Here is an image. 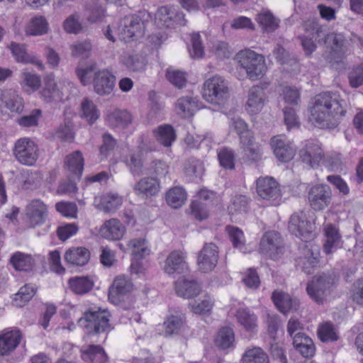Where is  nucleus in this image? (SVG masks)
<instances>
[{
    "label": "nucleus",
    "mask_w": 363,
    "mask_h": 363,
    "mask_svg": "<svg viewBox=\"0 0 363 363\" xmlns=\"http://www.w3.org/2000/svg\"><path fill=\"white\" fill-rule=\"evenodd\" d=\"M347 104L336 92L324 91L314 96L310 107V121L319 128L333 129L347 113Z\"/></svg>",
    "instance_id": "obj_1"
},
{
    "label": "nucleus",
    "mask_w": 363,
    "mask_h": 363,
    "mask_svg": "<svg viewBox=\"0 0 363 363\" xmlns=\"http://www.w3.org/2000/svg\"><path fill=\"white\" fill-rule=\"evenodd\" d=\"M337 277L334 271L322 272L315 275L308 283L306 291L311 298L322 304L331 294L337 281Z\"/></svg>",
    "instance_id": "obj_2"
},
{
    "label": "nucleus",
    "mask_w": 363,
    "mask_h": 363,
    "mask_svg": "<svg viewBox=\"0 0 363 363\" xmlns=\"http://www.w3.org/2000/svg\"><path fill=\"white\" fill-rule=\"evenodd\" d=\"M237 59L240 67L245 71L250 79L256 81L264 76L267 66L262 55L253 50H246L240 51L237 55Z\"/></svg>",
    "instance_id": "obj_3"
},
{
    "label": "nucleus",
    "mask_w": 363,
    "mask_h": 363,
    "mask_svg": "<svg viewBox=\"0 0 363 363\" xmlns=\"http://www.w3.org/2000/svg\"><path fill=\"white\" fill-rule=\"evenodd\" d=\"M110 313L107 310L91 308L85 312L79 320V323L84 328L88 335L106 333L110 330Z\"/></svg>",
    "instance_id": "obj_4"
},
{
    "label": "nucleus",
    "mask_w": 363,
    "mask_h": 363,
    "mask_svg": "<svg viewBox=\"0 0 363 363\" xmlns=\"http://www.w3.org/2000/svg\"><path fill=\"white\" fill-rule=\"evenodd\" d=\"M203 97L209 103L223 105L229 98L227 81L220 76L207 79L203 86Z\"/></svg>",
    "instance_id": "obj_5"
},
{
    "label": "nucleus",
    "mask_w": 363,
    "mask_h": 363,
    "mask_svg": "<svg viewBox=\"0 0 363 363\" xmlns=\"http://www.w3.org/2000/svg\"><path fill=\"white\" fill-rule=\"evenodd\" d=\"M143 12L139 15H130L123 18L118 26V35L125 42L134 40L143 35L145 33V20ZM143 13V16H145Z\"/></svg>",
    "instance_id": "obj_6"
},
{
    "label": "nucleus",
    "mask_w": 363,
    "mask_h": 363,
    "mask_svg": "<svg viewBox=\"0 0 363 363\" xmlns=\"http://www.w3.org/2000/svg\"><path fill=\"white\" fill-rule=\"evenodd\" d=\"M38 145L34 141L28 138L18 140L14 145L13 155L16 159L22 164L33 165L39 156Z\"/></svg>",
    "instance_id": "obj_7"
},
{
    "label": "nucleus",
    "mask_w": 363,
    "mask_h": 363,
    "mask_svg": "<svg viewBox=\"0 0 363 363\" xmlns=\"http://www.w3.org/2000/svg\"><path fill=\"white\" fill-rule=\"evenodd\" d=\"M259 250L272 259H278L284 252V241L280 233L274 230L265 233L260 240Z\"/></svg>",
    "instance_id": "obj_8"
},
{
    "label": "nucleus",
    "mask_w": 363,
    "mask_h": 363,
    "mask_svg": "<svg viewBox=\"0 0 363 363\" xmlns=\"http://www.w3.org/2000/svg\"><path fill=\"white\" fill-rule=\"evenodd\" d=\"M155 18L158 24L166 28L184 26L186 23L184 13L175 6L160 7L155 13Z\"/></svg>",
    "instance_id": "obj_9"
},
{
    "label": "nucleus",
    "mask_w": 363,
    "mask_h": 363,
    "mask_svg": "<svg viewBox=\"0 0 363 363\" xmlns=\"http://www.w3.org/2000/svg\"><path fill=\"white\" fill-rule=\"evenodd\" d=\"M308 199L311 207L315 211H323L331 203L332 191L327 184H316L308 191Z\"/></svg>",
    "instance_id": "obj_10"
},
{
    "label": "nucleus",
    "mask_w": 363,
    "mask_h": 363,
    "mask_svg": "<svg viewBox=\"0 0 363 363\" xmlns=\"http://www.w3.org/2000/svg\"><path fill=\"white\" fill-rule=\"evenodd\" d=\"M257 193L262 199L269 201L273 205H278L281 201V191L278 183L273 177H259L257 180Z\"/></svg>",
    "instance_id": "obj_11"
},
{
    "label": "nucleus",
    "mask_w": 363,
    "mask_h": 363,
    "mask_svg": "<svg viewBox=\"0 0 363 363\" xmlns=\"http://www.w3.org/2000/svg\"><path fill=\"white\" fill-rule=\"evenodd\" d=\"M289 230L302 240L308 239L313 231V225L303 211L294 213L289 218Z\"/></svg>",
    "instance_id": "obj_12"
},
{
    "label": "nucleus",
    "mask_w": 363,
    "mask_h": 363,
    "mask_svg": "<svg viewBox=\"0 0 363 363\" xmlns=\"http://www.w3.org/2000/svg\"><path fill=\"white\" fill-rule=\"evenodd\" d=\"M218 260V251L217 246L212 243L204 245L199 252L197 258L199 269L204 273L212 271L216 266Z\"/></svg>",
    "instance_id": "obj_13"
},
{
    "label": "nucleus",
    "mask_w": 363,
    "mask_h": 363,
    "mask_svg": "<svg viewBox=\"0 0 363 363\" xmlns=\"http://www.w3.org/2000/svg\"><path fill=\"white\" fill-rule=\"evenodd\" d=\"M299 155L302 162L312 168L318 167L324 159L320 143L314 140L306 142L304 147L300 150Z\"/></svg>",
    "instance_id": "obj_14"
},
{
    "label": "nucleus",
    "mask_w": 363,
    "mask_h": 363,
    "mask_svg": "<svg viewBox=\"0 0 363 363\" xmlns=\"http://www.w3.org/2000/svg\"><path fill=\"white\" fill-rule=\"evenodd\" d=\"M271 145L276 157L282 162L291 160L295 155V148L284 135H277L272 138Z\"/></svg>",
    "instance_id": "obj_15"
},
{
    "label": "nucleus",
    "mask_w": 363,
    "mask_h": 363,
    "mask_svg": "<svg viewBox=\"0 0 363 363\" xmlns=\"http://www.w3.org/2000/svg\"><path fill=\"white\" fill-rule=\"evenodd\" d=\"M116 77L108 70H100L94 74L93 79L95 92L100 96H108L115 87Z\"/></svg>",
    "instance_id": "obj_16"
},
{
    "label": "nucleus",
    "mask_w": 363,
    "mask_h": 363,
    "mask_svg": "<svg viewBox=\"0 0 363 363\" xmlns=\"http://www.w3.org/2000/svg\"><path fill=\"white\" fill-rule=\"evenodd\" d=\"M60 83H57L52 75L44 79V86L40 91L41 99L46 103L60 101L62 99L63 92Z\"/></svg>",
    "instance_id": "obj_17"
},
{
    "label": "nucleus",
    "mask_w": 363,
    "mask_h": 363,
    "mask_svg": "<svg viewBox=\"0 0 363 363\" xmlns=\"http://www.w3.org/2000/svg\"><path fill=\"white\" fill-rule=\"evenodd\" d=\"M267 96L263 87L255 85L252 86L247 94L246 110L251 114H257L263 108Z\"/></svg>",
    "instance_id": "obj_18"
},
{
    "label": "nucleus",
    "mask_w": 363,
    "mask_h": 363,
    "mask_svg": "<svg viewBox=\"0 0 363 363\" xmlns=\"http://www.w3.org/2000/svg\"><path fill=\"white\" fill-rule=\"evenodd\" d=\"M174 289L179 296L191 298L199 294L201 286L194 279L182 277L175 281Z\"/></svg>",
    "instance_id": "obj_19"
},
{
    "label": "nucleus",
    "mask_w": 363,
    "mask_h": 363,
    "mask_svg": "<svg viewBox=\"0 0 363 363\" xmlns=\"http://www.w3.org/2000/svg\"><path fill=\"white\" fill-rule=\"evenodd\" d=\"M47 207L39 199L33 200L27 206L26 216L31 227L42 224L47 217Z\"/></svg>",
    "instance_id": "obj_20"
},
{
    "label": "nucleus",
    "mask_w": 363,
    "mask_h": 363,
    "mask_svg": "<svg viewBox=\"0 0 363 363\" xmlns=\"http://www.w3.org/2000/svg\"><path fill=\"white\" fill-rule=\"evenodd\" d=\"M188 268L182 252L174 250L167 257L164 270L168 274H182Z\"/></svg>",
    "instance_id": "obj_21"
},
{
    "label": "nucleus",
    "mask_w": 363,
    "mask_h": 363,
    "mask_svg": "<svg viewBox=\"0 0 363 363\" xmlns=\"http://www.w3.org/2000/svg\"><path fill=\"white\" fill-rule=\"evenodd\" d=\"M272 299L278 310L286 314L291 311H296L299 306L298 301L281 291H274Z\"/></svg>",
    "instance_id": "obj_22"
},
{
    "label": "nucleus",
    "mask_w": 363,
    "mask_h": 363,
    "mask_svg": "<svg viewBox=\"0 0 363 363\" xmlns=\"http://www.w3.org/2000/svg\"><path fill=\"white\" fill-rule=\"evenodd\" d=\"M132 289L131 282L124 276L117 277L109 289L108 298L109 300L117 303L121 296L125 295Z\"/></svg>",
    "instance_id": "obj_23"
},
{
    "label": "nucleus",
    "mask_w": 363,
    "mask_h": 363,
    "mask_svg": "<svg viewBox=\"0 0 363 363\" xmlns=\"http://www.w3.org/2000/svg\"><path fill=\"white\" fill-rule=\"evenodd\" d=\"M106 121L111 128H125L132 123L133 116L126 110L115 109L106 115Z\"/></svg>",
    "instance_id": "obj_24"
},
{
    "label": "nucleus",
    "mask_w": 363,
    "mask_h": 363,
    "mask_svg": "<svg viewBox=\"0 0 363 363\" xmlns=\"http://www.w3.org/2000/svg\"><path fill=\"white\" fill-rule=\"evenodd\" d=\"M293 345L304 357H311L315 354V345L311 338L298 332L293 337Z\"/></svg>",
    "instance_id": "obj_25"
},
{
    "label": "nucleus",
    "mask_w": 363,
    "mask_h": 363,
    "mask_svg": "<svg viewBox=\"0 0 363 363\" xmlns=\"http://www.w3.org/2000/svg\"><path fill=\"white\" fill-rule=\"evenodd\" d=\"M90 259V252L83 247H72L65 254V259L67 264L72 266H84Z\"/></svg>",
    "instance_id": "obj_26"
},
{
    "label": "nucleus",
    "mask_w": 363,
    "mask_h": 363,
    "mask_svg": "<svg viewBox=\"0 0 363 363\" xmlns=\"http://www.w3.org/2000/svg\"><path fill=\"white\" fill-rule=\"evenodd\" d=\"M125 230V227L120 220L112 218L104 223L101 228L100 233L106 239L117 240L123 236Z\"/></svg>",
    "instance_id": "obj_27"
},
{
    "label": "nucleus",
    "mask_w": 363,
    "mask_h": 363,
    "mask_svg": "<svg viewBox=\"0 0 363 363\" xmlns=\"http://www.w3.org/2000/svg\"><path fill=\"white\" fill-rule=\"evenodd\" d=\"M67 169L74 179H79L84 169V158L80 151L77 150L68 155L65 160Z\"/></svg>",
    "instance_id": "obj_28"
},
{
    "label": "nucleus",
    "mask_w": 363,
    "mask_h": 363,
    "mask_svg": "<svg viewBox=\"0 0 363 363\" xmlns=\"http://www.w3.org/2000/svg\"><path fill=\"white\" fill-rule=\"evenodd\" d=\"M134 189L137 195L147 198L159 192L160 184L153 177H145L136 184Z\"/></svg>",
    "instance_id": "obj_29"
},
{
    "label": "nucleus",
    "mask_w": 363,
    "mask_h": 363,
    "mask_svg": "<svg viewBox=\"0 0 363 363\" xmlns=\"http://www.w3.org/2000/svg\"><path fill=\"white\" fill-rule=\"evenodd\" d=\"M82 359L89 363H107L108 356L99 345H90L81 350Z\"/></svg>",
    "instance_id": "obj_30"
},
{
    "label": "nucleus",
    "mask_w": 363,
    "mask_h": 363,
    "mask_svg": "<svg viewBox=\"0 0 363 363\" xmlns=\"http://www.w3.org/2000/svg\"><path fill=\"white\" fill-rule=\"evenodd\" d=\"M176 108L179 114L186 118L192 116L194 112L200 108V106L196 98L186 96L177 100Z\"/></svg>",
    "instance_id": "obj_31"
},
{
    "label": "nucleus",
    "mask_w": 363,
    "mask_h": 363,
    "mask_svg": "<svg viewBox=\"0 0 363 363\" xmlns=\"http://www.w3.org/2000/svg\"><path fill=\"white\" fill-rule=\"evenodd\" d=\"M304 255L297 259L298 266L307 274L313 273L314 269L318 266L319 260L318 254L314 253L308 245H304Z\"/></svg>",
    "instance_id": "obj_32"
},
{
    "label": "nucleus",
    "mask_w": 363,
    "mask_h": 363,
    "mask_svg": "<svg viewBox=\"0 0 363 363\" xmlns=\"http://www.w3.org/2000/svg\"><path fill=\"white\" fill-rule=\"evenodd\" d=\"M1 101L12 112L20 113L23 111V99L12 89L4 91L0 96Z\"/></svg>",
    "instance_id": "obj_33"
},
{
    "label": "nucleus",
    "mask_w": 363,
    "mask_h": 363,
    "mask_svg": "<svg viewBox=\"0 0 363 363\" xmlns=\"http://www.w3.org/2000/svg\"><path fill=\"white\" fill-rule=\"evenodd\" d=\"M19 331H9L0 336V354L5 355L13 350L19 344Z\"/></svg>",
    "instance_id": "obj_34"
},
{
    "label": "nucleus",
    "mask_w": 363,
    "mask_h": 363,
    "mask_svg": "<svg viewBox=\"0 0 363 363\" xmlns=\"http://www.w3.org/2000/svg\"><path fill=\"white\" fill-rule=\"evenodd\" d=\"M157 141L164 147H170L176 139L175 130L170 125H161L153 130Z\"/></svg>",
    "instance_id": "obj_35"
},
{
    "label": "nucleus",
    "mask_w": 363,
    "mask_h": 363,
    "mask_svg": "<svg viewBox=\"0 0 363 363\" xmlns=\"http://www.w3.org/2000/svg\"><path fill=\"white\" fill-rule=\"evenodd\" d=\"M255 19L262 29L265 32H273L279 27V20L268 10H262L257 13Z\"/></svg>",
    "instance_id": "obj_36"
},
{
    "label": "nucleus",
    "mask_w": 363,
    "mask_h": 363,
    "mask_svg": "<svg viewBox=\"0 0 363 363\" xmlns=\"http://www.w3.org/2000/svg\"><path fill=\"white\" fill-rule=\"evenodd\" d=\"M70 289L76 294L83 295L89 292L94 286V281L89 277H75L68 281Z\"/></svg>",
    "instance_id": "obj_37"
},
{
    "label": "nucleus",
    "mask_w": 363,
    "mask_h": 363,
    "mask_svg": "<svg viewBox=\"0 0 363 363\" xmlns=\"http://www.w3.org/2000/svg\"><path fill=\"white\" fill-rule=\"evenodd\" d=\"M326 240L324 244V252L330 254L341 244V237L338 230L333 225H328L325 229Z\"/></svg>",
    "instance_id": "obj_38"
},
{
    "label": "nucleus",
    "mask_w": 363,
    "mask_h": 363,
    "mask_svg": "<svg viewBox=\"0 0 363 363\" xmlns=\"http://www.w3.org/2000/svg\"><path fill=\"white\" fill-rule=\"evenodd\" d=\"M184 315L181 312L170 315L164 323L165 335L178 333L184 323Z\"/></svg>",
    "instance_id": "obj_39"
},
{
    "label": "nucleus",
    "mask_w": 363,
    "mask_h": 363,
    "mask_svg": "<svg viewBox=\"0 0 363 363\" xmlns=\"http://www.w3.org/2000/svg\"><path fill=\"white\" fill-rule=\"evenodd\" d=\"M128 246L136 260L143 259L150 254L147 242L144 238L133 239L129 241Z\"/></svg>",
    "instance_id": "obj_40"
},
{
    "label": "nucleus",
    "mask_w": 363,
    "mask_h": 363,
    "mask_svg": "<svg viewBox=\"0 0 363 363\" xmlns=\"http://www.w3.org/2000/svg\"><path fill=\"white\" fill-rule=\"evenodd\" d=\"M242 363H269L268 354L259 347L245 351L242 359Z\"/></svg>",
    "instance_id": "obj_41"
},
{
    "label": "nucleus",
    "mask_w": 363,
    "mask_h": 363,
    "mask_svg": "<svg viewBox=\"0 0 363 363\" xmlns=\"http://www.w3.org/2000/svg\"><path fill=\"white\" fill-rule=\"evenodd\" d=\"M186 199L185 190L179 186H175L169 190L166 194L167 203L174 208L181 207Z\"/></svg>",
    "instance_id": "obj_42"
},
{
    "label": "nucleus",
    "mask_w": 363,
    "mask_h": 363,
    "mask_svg": "<svg viewBox=\"0 0 363 363\" xmlns=\"http://www.w3.org/2000/svg\"><path fill=\"white\" fill-rule=\"evenodd\" d=\"M235 340L234 332L229 327L222 328L218 333L215 343L218 347L225 350L233 345Z\"/></svg>",
    "instance_id": "obj_43"
},
{
    "label": "nucleus",
    "mask_w": 363,
    "mask_h": 363,
    "mask_svg": "<svg viewBox=\"0 0 363 363\" xmlns=\"http://www.w3.org/2000/svg\"><path fill=\"white\" fill-rule=\"evenodd\" d=\"M13 267L19 271H29L33 265V259L29 255H26L21 252L14 253L10 259Z\"/></svg>",
    "instance_id": "obj_44"
},
{
    "label": "nucleus",
    "mask_w": 363,
    "mask_h": 363,
    "mask_svg": "<svg viewBox=\"0 0 363 363\" xmlns=\"http://www.w3.org/2000/svg\"><path fill=\"white\" fill-rule=\"evenodd\" d=\"M48 30V23L45 18L41 16L33 18L26 28V33L30 35H41Z\"/></svg>",
    "instance_id": "obj_45"
},
{
    "label": "nucleus",
    "mask_w": 363,
    "mask_h": 363,
    "mask_svg": "<svg viewBox=\"0 0 363 363\" xmlns=\"http://www.w3.org/2000/svg\"><path fill=\"white\" fill-rule=\"evenodd\" d=\"M82 117L86 119L89 124L94 123L99 117V111L94 102L84 99L81 104Z\"/></svg>",
    "instance_id": "obj_46"
},
{
    "label": "nucleus",
    "mask_w": 363,
    "mask_h": 363,
    "mask_svg": "<svg viewBox=\"0 0 363 363\" xmlns=\"http://www.w3.org/2000/svg\"><path fill=\"white\" fill-rule=\"evenodd\" d=\"M236 318L239 323L247 330H252L257 327V318L249 311L240 308L236 312Z\"/></svg>",
    "instance_id": "obj_47"
},
{
    "label": "nucleus",
    "mask_w": 363,
    "mask_h": 363,
    "mask_svg": "<svg viewBox=\"0 0 363 363\" xmlns=\"http://www.w3.org/2000/svg\"><path fill=\"white\" fill-rule=\"evenodd\" d=\"M123 64L130 72H142L145 68L146 60L141 55H130L124 59Z\"/></svg>",
    "instance_id": "obj_48"
},
{
    "label": "nucleus",
    "mask_w": 363,
    "mask_h": 363,
    "mask_svg": "<svg viewBox=\"0 0 363 363\" xmlns=\"http://www.w3.org/2000/svg\"><path fill=\"white\" fill-rule=\"evenodd\" d=\"M330 46L331 49L340 54L346 52L345 39L342 34L336 33H330L326 38V43Z\"/></svg>",
    "instance_id": "obj_49"
},
{
    "label": "nucleus",
    "mask_w": 363,
    "mask_h": 363,
    "mask_svg": "<svg viewBox=\"0 0 363 363\" xmlns=\"http://www.w3.org/2000/svg\"><path fill=\"white\" fill-rule=\"evenodd\" d=\"M318 336L323 342H334L338 339V335L333 324L325 323L319 326Z\"/></svg>",
    "instance_id": "obj_50"
},
{
    "label": "nucleus",
    "mask_w": 363,
    "mask_h": 363,
    "mask_svg": "<svg viewBox=\"0 0 363 363\" xmlns=\"http://www.w3.org/2000/svg\"><path fill=\"white\" fill-rule=\"evenodd\" d=\"M35 294V289L30 285L22 286L18 292L15 294L14 304L18 307H21L25 303L29 301Z\"/></svg>",
    "instance_id": "obj_51"
},
{
    "label": "nucleus",
    "mask_w": 363,
    "mask_h": 363,
    "mask_svg": "<svg viewBox=\"0 0 363 363\" xmlns=\"http://www.w3.org/2000/svg\"><path fill=\"white\" fill-rule=\"evenodd\" d=\"M185 173L192 179H200L204 172V168L201 161L191 159L184 167Z\"/></svg>",
    "instance_id": "obj_52"
},
{
    "label": "nucleus",
    "mask_w": 363,
    "mask_h": 363,
    "mask_svg": "<svg viewBox=\"0 0 363 363\" xmlns=\"http://www.w3.org/2000/svg\"><path fill=\"white\" fill-rule=\"evenodd\" d=\"M101 204L104 211L111 212L122 204V198L118 194H108L102 196Z\"/></svg>",
    "instance_id": "obj_53"
},
{
    "label": "nucleus",
    "mask_w": 363,
    "mask_h": 363,
    "mask_svg": "<svg viewBox=\"0 0 363 363\" xmlns=\"http://www.w3.org/2000/svg\"><path fill=\"white\" fill-rule=\"evenodd\" d=\"M241 142L246 145L247 156L252 161H259L262 159V153L261 146L255 143L252 138H248L245 143L243 137H240Z\"/></svg>",
    "instance_id": "obj_54"
},
{
    "label": "nucleus",
    "mask_w": 363,
    "mask_h": 363,
    "mask_svg": "<svg viewBox=\"0 0 363 363\" xmlns=\"http://www.w3.org/2000/svg\"><path fill=\"white\" fill-rule=\"evenodd\" d=\"M248 199L245 196H235L228 207L229 213L232 215L245 213L248 208Z\"/></svg>",
    "instance_id": "obj_55"
},
{
    "label": "nucleus",
    "mask_w": 363,
    "mask_h": 363,
    "mask_svg": "<svg viewBox=\"0 0 363 363\" xmlns=\"http://www.w3.org/2000/svg\"><path fill=\"white\" fill-rule=\"evenodd\" d=\"M92 44L90 40L77 42L71 47L72 54L74 57L88 58L91 52Z\"/></svg>",
    "instance_id": "obj_56"
},
{
    "label": "nucleus",
    "mask_w": 363,
    "mask_h": 363,
    "mask_svg": "<svg viewBox=\"0 0 363 363\" xmlns=\"http://www.w3.org/2000/svg\"><path fill=\"white\" fill-rule=\"evenodd\" d=\"M94 63L84 66L82 63L76 67L75 72L83 85H87L91 82V74L95 70Z\"/></svg>",
    "instance_id": "obj_57"
},
{
    "label": "nucleus",
    "mask_w": 363,
    "mask_h": 363,
    "mask_svg": "<svg viewBox=\"0 0 363 363\" xmlns=\"http://www.w3.org/2000/svg\"><path fill=\"white\" fill-rule=\"evenodd\" d=\"M11 52L16 60L20 62L34 63V59L26 52L23 45L12 43L10 46Z\"/></svg>",
    "instance_id": "obj_58"
},
{
    "label": "nucleus",
    "mask_w": 363,
    "mask_h": 363,
    "mask_svg": "<svg viewBox=\"0 0 363 363\" xmlns=\"http://www.w3.org/2000/svg\"><path fill=\"white\" fill-rule=\"evenodd\" d=\"M226 230L233 245L236 248L242 250L245 245V236L242 231L238 227L230 225L226 227Z\"/></svg>",
    "instance_id": "obj_59"
},
{
    "label": "nucleus",
    "mask_w": 363,
    "mask_h": 363,
    "mask_svg": "<svg viewBox=\"0 0 363 363\" xmlns=\"http://www.w3.org/2000/svg\"><path fill=\"white\" fill-rule=\"evenodd\" d=\"M312 29L313 31V37L318 43L323 42L324 44L326 43V38L330 34L327 31V27L321 26L316 22L310 21L305 24V29Z\"/></svg>",
    "instance_id": "obj_60"
},
{
    "label": "nucleus",
    "mask_w": 363,
    "mask_h": 363,
    "mask_svg": "<svg viewBox=\"0 0 363 363\" xmlns=\"http://www.w3.org/2000/svg\"><path fill=\"white\" fill-rule=\"evenodd\" d=\"M191 50H189L192 58L199 59L204 55V48L201 39V35L198 33H194L191 36Z\"/></svg>",
    "instance_id": "obj_61"
},
{
    "label": "nucleus",
    "mask_w": 363,
    "mask_h": 363,
    "mask_svg": "<svg viewBox=\"0 0 363 363\" xmlns=\"http://www.w3.org/2000/svg\"><path fill=\"white\" fill-rule=\"evenodd\" d=\"M349 84L352 88L363 86V64L354 66L348 73Z\"/></svg>",
    "instance_id": "obj_62"
},
{
    "label": "nucleus",
    "mask_w": 363,
    "mask_h": 363,
    "mask_svg": "<svg viewBox=\"0 0 363 363\" xmlns=\"http://www.w3.org/2000/svg\"><path fill=\"white\" fill-rule=\"evenodd\" d=\"M63 27L69 33L77 34L82 30V26L79 22V16L77 13L69 16L63 23Z\"/></svg>",
    "instance_id": "obj_63"
},
{
    "label": "nucleus",
    "mask_w": 363,
    "mask_h": 363,
    "mask_svg": "<svg viewBox=\"0 0 363 363\" xmlns=\"http://www.w3.org/2000/svg\"><path fill=\"white\" fill-rule=\"evenodd\" d=\"M166 77L171 84L179 89L186 85V79L185 74L181 71L167 69Z\"/></svg>",
    "instance_id": "obj_64"
}]
</instances>
